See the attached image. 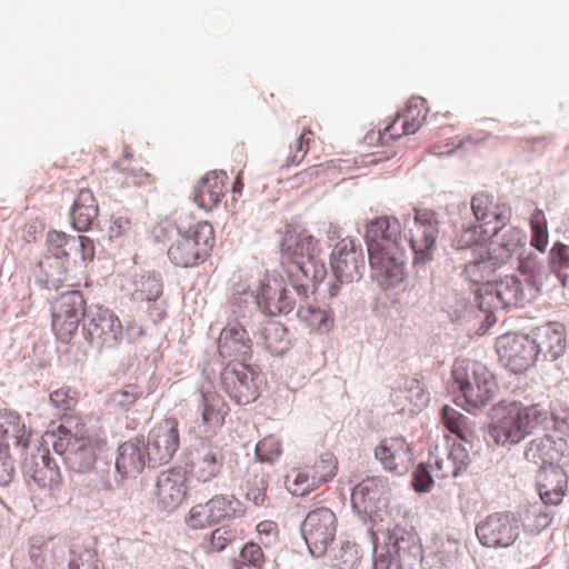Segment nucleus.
I'll list each match as a JSON object with an SVG mask.
<instances>
[{"mask_svg": "<svg viewBox=\"0 0 569 569\" xmlns=\"http://www.w3.org/2000/svg\"><path fill=\"white\" fill-rule=\"evenodd\" d=\"M319 240L308 231L288 230L281 241V259L293 283L320 282L327 269L320 259Z\"/></svg>", "mask_w": 569, "mask_h": 569, "instance_id": "f257e3e1", "label": "nucleus"}, {"mask_svg": "<svg viewBox=\"0 0 569 569\" xmlns=\"http://www.w3.org/2000/svg\"><path fill=\"white\" fill-rule=\"evenodd\" d=\"M451 390L455 403L470 412L493 400L498 383L495 375L485 365L460 360L452 368Z\"/></svg>", "mask_w": 569, "mask_h": 569, "instance_id": "f03ea898", "label": "nucleus"}, {"mask_svg": "<svg viewBox=\"0 0 569 569\" xmlns=\"http://www.w3.org/2000/svg\"><path fill=\"white\" fill-rule=\"evenodd\" d=\"M106 446L102 431L77 425L76 430L61 428L53 449L64 457L70 468L83 472L96 461L97 453Z\"/></svg>", "mask_w": 569, "mask_h": 569, "instance_id": "7ed1b4c3", "label": "nucleus"}, {"mask_svg": "<svg viewBox=\"0 0 569 569\" xmlns=\"http://www.w3.org/2000/svg\"><path fill=\"white\" fill-rule=\"evenodd\" d=\"M214 246V232L207 221H199L188 229L178 228V236L168 248L169 260L177 267H196L209 257Z\"/></svg>", "mask_w": 569, "mask_h": 569, "instance_id": "20e7f679", "label": "nucleus"}, {"mask_svg": "<svg viewBox=\"0 0 569 569\" xmlns=\"http://www.w3.org/2000/svg\"><path fill=\"white\" fill-rule=\"evenodd\" d=\"M497 266L498 260L495 257H488L470 262L465 268L467 278L479 287L477 301L480 311L485 315V322L477 330L478 335H485L497 321L495 315L498 302Z\"/></svg>", "mask_w": 569, "mask_h": 569, "instance_id": "39448f33", "label": "nucleus"}, {"mask_svg": "<svg viewBox=\"0 0 569 569\" xmlns=\"http://www.w3.org/2000/svg\"><path fill=\"white\" fill-rule=\"evenodd\" d=\"M422 560V546L413 529L395 527L387 550L375 557L373 569H413Z\"/></svg>", "mask_w": 569, "mask_h": 569, "instance_id": "423d86ee", "label": "nucleus"}, {"mask_svg": "<svg viewBox=\"0 0 569 569\" xmlns=\"http://www.w3.org/2000/svg\"><path fill=\"white\" fill-rule=\"evenodd\" d=\"M338 467L336 456L325 451L302 466L292 468L286 476V487L293 496L305 497L331 481Z\"/></svg>", "mask_w": 569, "mask_h": 569, "instance_id": "0eeeda50", "label": "nucleus"}, {"mask_svg": "<svg viewBox=\"0 0 569 569\" xmlns=\"http://www.w3.org/2000/svg\"><path fill=\"white\" fill-rule=\"evenodd\" d=\"M82 336L92 348L99 351L111 350L123 340V326L112 310L99 306L87 313Z\"/></svg>", "mask_w": 569, "mask_h": 569, "instance_id": "6e6552de", "label": "nucleus"}, {"mask_svg": "<svg viewBox=\"0 0 569 569\" xmlns=\"http://www.w3.org/2000/svg\"><path fill=\"white\" fill-rule=\"evenodd\" d=\"M548 419V411L539 405L523 406L510 402L500 406V433L505 441L518 443Z\"/></svg>", "mask_w": 569, "mask_h": 569, "instance_id": "1a4fd4ad", "label": "nucleus"}, {"mask_svg": "<svg viewBox=\"0 0 569 569\" xmlns=\"http://www.w3.org/2000/svg\"><path fill=\"white\" fill-rule=\"evenodd\" d=\"M87 302L78 291H67L51 303V328L56 338L62 343H70L76 337L80 321L87 316Z\"/></svg>", "mask_w": 569, "mask_h": 569, "instance_id": "9d476101", "label": "nucleus"}, {"mask_svg": "<svg viewBox=\"0 0 569 569\" xmlns=\"http://www.w3.org/2000/svg\"><path fill=\"white\" fill-rule=\"evenodd\" d=\"M428 114L427 100L421 97H412L406 108L387 124L383 130L371 131L366 134V141L369 144L387 143L389 140L398 139L405 134L416 133Z\"/></svg>", "mask_w": 569, "mask_h": 569, "instance_id": "9b49d317", "label": "nucleus"}, {"mask_svg": "<svg viewBox=\"0 0 569 569\" xmlns=\"http://www.w3.org/2000/svg\"><path fill=\"white\" fill-rule=\"evenodd\" d=\"M221 379L226 392L239 405L254 401L263 382L261 373L242 361L228 363Z\"/></svg>", "mask_w": 569, "mask_h": 569, "instance_id": "f8f14e48", "label": "nucleus"}, {"mask_svg": "<svg viewBox=\"0 0 569 569\" xmlns=\"http://www.w3.org/2000/svg\"><path fill=\"white\" fill-rule=\"evenodd\" d=\"M337 525V517L329 508L320 507L307 513L301 523V535L312 556L325 555L335 540Z\"/></svg>", "mask_w": 569, "mask_h": 569, "instance_id": "ddd939ff", "label": "nucleus"}, {"mask_svg": "<svg viewBox=\"0 0 569 569\" xmlns=\"http://www.w3.org/2000/svg\"><path fill=\"white\" fill-rule=\"evenodd\" d=\"M330 263L333 274L340 283L358 281L366 267L361 244L351 237L342 238L332 249Z\"/></svg>", "mask_w": 569, "mask_h": 569, "instance_id": "4468645a", "label": "nucleus"}, {"mask_svg": "<svg viewBox=\"0 0 569 569\" xmlns=\"http://www.w3.org/2000/svg\"><path fill=\"white\" fill-rule=\"evenodd\" d=\"M500 361L513 373L529 370L537 361L536 339L523 333H506L500 337Z\"/></svg>", "mask_w": 569, "mask_h": 569, "instance_id": "2eb2a0df", "label": "nucleus"}, {"mask_svg": "<svg viewBox=\"0 0 569 569\" xmlns=\"http://www.w3.org/2000/svg\"><path fill=\"white\" fill-rule=\"evenodd\" d=\"M438 233L437 213L430 209H415V227L409 231V243L415 253V264L426 263L432 259Z\"/></svg>", "mask_w": 569, "mask_h": 569, "instance_id": "dca6fc26", "label": "nucleus"}, {"mask_svg": "<svg viewBox=\"0 0 569 569\" xmlns=\"http://www.w3.org/2000/svg\"><path fill=\"white\" fill-rule=\"evenodd\" d=\"M188 475L182 468H170L157 477L153 499L159 509L174 511L188 496Z\"/></svg>", "mask_w": 569, "mask_h": 569, "instance_id": "f3484780", "label": "nucleus"}, {"mask_svg": "<svg viewBox=\"0 0 569 569\" xmlns=\"http://www.w3.org/2000/svg\"><path fill=\"white\" fill-rule=\"evenodd\" d=\"M180 445L178 421L174 418H164L148 433L146 449L153 466L168 463L177 452Z\"/></svg>", "mask_w": 569, "mask_h": 569, "instance_id": "a211bd4d", "label": "nucleus"}, {"mask_svg": "<svg viewBox=\"0 0 569 569\" xmlns=\"http://www.w3.org/2000/svg\"><path fill=\"white\" fill-rule=\"evenodd\" d=\"M371 277L383 290L392 289L406 279L405 261L399 250L368 253Z\"/></svg>", "mask_w": 569, "mask_h": 569, "instance_id": "6ab92c4d", "label": "nucleus"}, {"mask_svg": "<svg viewBox=\"0 0 569 569\" xmlns=\"http://www.w3.org/2000/svg\"><path fill=\"white\" fill-rule=\"evenodd\" d=\"M401 223L392 216H381L369 220L366 224L365 240L368 253L381 250H399Z\"/></svg>", "mask_w": 569, "mask_h": 569, "instance_id": "aec40b11", "label": "nucleus"}, {"mask_svg": "<svg viewBox=\"0 0 569 569\" xmlns=\"http://www.w3.org/2000/svg\"><path fill=\"white\" fill-rule=\"evenodd\" d=\"M257 300L261 310L269 316L289 313L296 305L283 279L272 274H266L261 280Z\"/></svg>", "mask_w": 569, "mask_h": 569, "instance_id": "412c9836", "label": "nucleus"}, {"mask_svg": "<svg viewBox=\"0 0 569 569\" xmlns=\"http://www.w3.org/2000/svg\"><path fill=\"white\" fill-rule=\"evenodd\" d=\"M292 288L300 297L298 307V318L311 332L327 333L335 325V317L329 308L309 301L308 283H293Z\"/></svg>", "mask_w": 569, "mask_h": 569, "instance_id": "4be33fe9", "label": "nucleus"}, {"mask_svg": "<svg viewBox=\"0 0 569 569\" xmlns=\"http://www.w3.org/2000/svg\"><path fill=\"white\" fill-rule=\"evenodd\" d=\"M72 238L56 230L50 231L47 236L49 254L44 257L40 266L51 282H63L66 280V261L69 256L66 248L72 242Z\"/></svg>", "mask_w": 569, "mask_h": 569, "instance_id": "5701e85b", "label": "nucleus"}, {"mask_svg": "<svg viewBox=\"0 0 569 569\" xmlns=\"http://www.w3.org/2000/svg\"><path fill=\"white\" fill-rule=\"evenodd\" d=\"M252 351V340L246 328L238 321L229 322L218 338V352L222 358L247 360Z\"/></svg>", "mask_w": 569, "mask_h": 569, "instance_id": "b1692460", "label": "nucleus"}, {"mask_svg": "<svg viewBox=\"0 0 569 569\" xmlns=\"http://www.w3.org/2000/svg\"><path fill=\"white\" fill-rule=\"evenodd\" d=\"M376 458L386 470L403 473L412 462L411 449L403 437H390L380 441L375 449Z\"/></svg>", "mask_w": 569, "mask_h": 569, "instance_id": "393cba45", "label": "nucleus"}, {"mask_svg": "<svg viewBox=\"0 0 569 569\" xmlns=\"http://www.w3.org/2000/svg\"><path fill=\"white\" fill-rule=\"evenodd\" d=\"M146 467L154 466L149 459L143 439H130L119 446L116 469L122 478L136 477Z\"/></svg>", "mask_w": 569, "mask_h": 569, "instance_id": "a878e982", "label": "nucleus"}, {"mask_svg": "<svg viewBox=\"0 0 569 569\" xmlns=\"http://www.w3.org/2000/svg\"><path fill=\"white\" fill-rule=\"evenodd\" d=\"M228 179L226 171L206 172L194 184V203L206 211L214 209L224 197Z\"/></svg>", "mask_w": 569, "mask_h": 569, "instance_id": "bb28decb", "label": "nucleus"}, {"mask_svg": "<svg viewBox=\"0 0 569 569\" xmlns=\"http://www.w3.org/2000/svg\"><path fill=\"white\" fill-rule=\"evenodd\" d=\"M537 488L545 503L557 506L566 496L568 476L560 466L541 467L537 473Z\"/></svg>", "mask_w": 569, "mask_h": 569, "instance_id": "cd10ccee", "label": "nucleus"}, {"mask_svg": "<svg viewBox=\"0 0 569 569\" xmlns=\"http://www.w3.org/2000/svg\"><path fill=\"white\" fill-rule=\"evenodd\" d=\"M224 456L217 445H201L197 458L191 465L192 476L201 482H208L219 476L223 467Z\"/></svg>", "mask_w": 569, "mask_h": 569, "instance_id": "c85d7f7f", "label": "nucleus"}, {"mask_svg": "<svg viewBox=\"0 0 569 569\" xmlns=\"http://www.w3.org/2000/svg\"><path fill=\"white\" fill-rule=\"evenodd\" d=\"M229 413V406L222 397L216 393H203L201 401L200 432L214 433L220 429Z\"/></svg>", "mask_w": 569, "mask_h": 569, "instance_id": "c756f323", "label": "nucleus"}, {"mask_svg": "<svg viewBox=\"0 0 569 569\" xmlns=\"http://www.w3.org/2000/svg\"><path fill=\"white\" fill-rule=\"evenodd\" d=\"M385 493L386 486L383 481L377 477H369L352 489L351 501L355 508L366 513H373Z\"/></svg>", "mask_w": 569, "mask_h": 569, "instance_id": "7c9ffc66", "label": "nucleus"}, {"mask_svg": "<svg viewBox=\"0 0 569 569\" xmlns=\"http://www.w3.org/2000/svg\"><path fill=\"white\" fill-rule=\"evenodd\" d=\"M98 204L90 189H81L71 209V223L78 231H87L98 217Z\"/></svg>", "mask_w": 569, "mask_h": 569, "instance_id": "2f4dec72", "label": "nucleus"}, {"mask_svg": "<svg viewBox=\"0 0 569 569\" xmlns=\"http://www.w3.org/2000/svg\"><path fill=\"white\" fill-rule=\"evenodd\" d=\"M536 343L538 355L541 352L552 360L559 358L567 347V335L562 326L548 323L538 330Z\"/></svg>", "mask_w": 569, "mask_h": 569, "instance_id": "473e14b6", "label": "nucleus"}, {"mask_svg": "<svg viewBox=\"0 0 569 569\" xmlns=\"http://www.w3.org/2000/svg\"><path fill=\"white\" fill-rule=\"evenodd\" d=\"M391 400L399 411L416 413L427 405L428 396L420 383L412 379L405 388L393 390Z\"/></svg>", "mask_w": 569, "mask_h": 569, "instance_id": "72a5a7b5", "label": "nucleus"}, {"mask_svg": "<svg viewBox=\"0 0 569 569\" xmlns=\"http://www.w3.org/2000/svg\"><path fill=\"white\" fill-rule=\"evenodd\" d=\"M31 478L38 487L48 490H54L62 483L60 469L48 455H42L39 460L33 461Z\"/></svg>", "mask_w": 569, "mask_h": 569, "instance_id": "f704fd0d", "label": "nucleus"}, {"mask_svg": "<svg viewBox=\"0 0 569 569\" xmlns=\"http://www.w3.org/2000/svg\"><path fill=\"white\" fill-rule=\"evenodd\" d=\"M527 287H529V282L527 281V284H525L516 276H506L503 280H500L501 308L510 309L522 307L527 301Z\"/></svg>", "mask_w": 569, "mask_h": 569, "instance_id": "c9c22d12", "label": "nucleus"}, {"mask_svg": "<svg viewBox=\"0 0 569 569\" xmlns=\"http://www.w3.org/2000/svg\"><path fill=\"white\" fill-rule=\"evenodd\" d=\"M441 422L443 426L460 440L471 442L475 438V432L468 422V419L453 409L452 407L445 406L441 410Z\"/></svg>", "mask_w": 569, "mask_h": 569, "instance_id": "e433bc0d", "label": "nucleus"}, {"mask_svg": "<svg viewBox=\"0 0 569 569\" xmlns=\"http://www.w3.org/2000/svg\"><path fill=\"white\" fill-rule=\"evenodd\" d=\"M526 251V236L518 228H509L502 234L500 243V261L510 258H520Z\"/></svg>", "mask_w": 569, "mask_h": 569, "instance_id": "4c0bfd02", "label": "nucleus"}, {"mask_svg": "<svg viewBox=\"0 0 569 569\" xmlns=\"http://www.w3.org/2000/svg\"><path fill=\"white\" fill-rule=\"evenodd\" d=\"M162 295V282L159 278L150 274H142L134 282L132 298L136 301H156Z\"/></svg>", "mask_w": 569, "mask_h": 569, "instance_id": "58836bf2", "label": "nucleus"}, {"mask_svg": "<svg viewBox=\"0 0 569 569\" xmlns=\"http://www.w3.org/2000/svg\"><path fill=\"white\" fill-rule=\"evenodd\" d=\"M49 402L56 410L57 415L66 416L78 406L79 393L77 390L68 386H62L50 392Z\"/></svg>", "mask_w": 569, "mask_h": 569, "instance_id": "ea45409f", "label": "nucleus"}, {"mask_svg": "<svg viewBox=\"0 0 569 569\" xmlns=\"http://www.w3.org/2000/svg\"><path fill=\"white\" fill-rule=\"evenodd\" d=\"M530 244L543 253L549 244L547 219L542 210L537 209L530 217Z\"/></svg>", "mask_w": 569, "mask_h": 569, "instance_id": "a19ab883", "label": "nucleus"}, {"mask_svg": "<svg viewBox=\"0 0 569 569\" xmlns=\"http://www.w3.org/2000/svg\"><path fill=\"white\" fill-rule=\"evenodd\" d=\"M339 169L333 160L325 163L311 166L303 171L297 173L296 178L301 183H312L316 181H327L336 179Z\"/></svg>", "mask_w": 569, "mask_h": 569, "instance_id": "79ce46f5", "label": "nucleus"}, {"mask_svg": "<svg viewBox=\"0 0 569 569\" xmlns=\"http://www.w3.org/2000/svg\"><path fill=\"white\" fill-rule=\"evenodd\" d=\"M264 346L272 355H281L288 348L287 330L279 322H269L262 331Z\"/></svg>", "mask_w": 569, "mask_h": 569, "instance_id": "37998d69", "label": "nucleus"}, {"mask_svg": "<svg viewBox=\"0 0 569 569\" xmlns=\"http://www.w3.org/2000/svg\"><path fill=\"white\" fill-rule=\"evenodd\" d=\"M282 455V443L279 438L269 435L259 440L254 448V457L261 463H273Z\"/></svg>", "mask_w": 569, "mask_h": 569, "instance_id": "c03bdc74", "label": "nucleus"}, {"mask_svg": "<svg viewBox=\"0 0 569 569\" xmlns=\"http://www.w3.org/2000/svg\"><path fill=\"white\" fill-rule=\"evenodd\" d=\"M315 141V133L311 129L309 128H305L302 130V132L300 133V136L298 137V139L295 141V143L292 146H290V150H289V153L287 156V159L283 163V167H293V166H299L309 148H310V144Z\"/></svg>", "mask_w": 569, "mask_h": 569, "instance_id": "a18cd8bd", "label": "nucleus"}, {"mask_svg": "<svg viewBox=\"0 0 569 569\" xmlns=\"http://www.w3.org/2000/svg\"><path fill=\"white\" fill-rule=\"evenodd\" d=\"M143 396L142 389L137 385H126L123 388L116 390L110 396L112 407L120 410H129L138 399Z\"/></svg>", "mask_w": 569, "mask_h": 569, "instance_id": "49530a36", "label": "nucleus"}, {"mask_svg": "<svg viewBox=\"0 0 569 569\" xmlns=\"http://www.w3.org/2000/svg\"><path fill=\"white\" fill-rule=\"evenodd\" d=\"M246 565H250L257 569H261L264 565V553L260 545L256 542H247L240 551V561L234 563V569H243Z\"/></svg>", "mask_w": 569, "mask_h": 569, "instance_id": "de8ad7c7", "label": "nucleus"}, {"mask_svg": "<svg viewBox=\"0 0 569 569\" xmlns=\"http://www.w3.org/2000/svg\"><path fill=\"white\" fill-rule=\"evenodd\" d=\"M268 482L262 476L248 475L246 480V498L252 501L256 506L264 502Z\"/></svg>", "mask_w": 569, "mask_h": 569, "instance_id": "09e8293b", "label": "nucleus"}, {"mask_svg": "<svg viewBox=\"0 0 569 569\" xmlns=\"http://www.w3.org/2000/svg\"><path fill=\"white\" fill-rule=\"evenodd\" d=\"M233 539V530L228 527H219L206 537V548L209 552L222 551Z\"/></svg>", "mask_w": 569, "mask_h": 569, "instance_id": "8fccbe9b", "label": "nucleus"}, {"mask_svg": "<svg viewBox=\"0 0 569 569\" xmlns=\"http://www.w3.org/2000/svg\"><path fill=\"white\" fill-rule=\"evenodd\" d=\"M477 536L480 542L487 547L498 546V518L489 516L477 526Z\"/></svg>", "mask_w": 569, "mask_h": 569, "instance_id": "3c124183", "label": "nucleus"}, {"mask_svg": "<svg viewBox=\"0 0 569 569\" xmlns=\"http://www.w3.org/2000/svg\"><path fill=\"white\" fill-rule=\"evenodd\" d=\"M186 521L187 525L192 529H203L214 523L207 502L192 507Z\"/></svg>", "mask_w": 569, "mask_h": 569, "instance_id": "603ef678", "label": "nucleus"}, {"mask_svg": "<svg viewBox=\"0 0 569 569\" xmlns=\"http://www.w3.org/2000/svg\"><path fill=\"white\" fill-rule=\"evenodd\" d=\"M207 503L214 523L231 516L234 511L232 500L224 496H214Z\"/></svg>", "mask_w": 569, "mask_h": 569, "instance_id": "864d4df0", "label": "nucleus"}, {"mask_svg": "<svg viewBox=\"0 0 569 569\" xmlns=\"http://www.w3.org/2000/svg\"><path fill=\"white\" fill-rule=\"evenodd\" d=\"M428 467L431 469L435 477L442 479L449 476L457 477L459 468L453 466L451 458L439 459V457L431 455L428 461Z\"/></svg>", "mask_w": 569, "mask_h": 569, "instance_id": "5fc2aeb1", "label": "nucleus"}, {"mask_svg": "<svg viewBox=\"0 0 569 569\" xmlns=\"http://www.w3.org/2000/svg\"><path fill=\"white\" fill-rule=\"evenodd\" d=\"M126 186H143L152 182L151 174L142 168L123 167Z\"/></svg>", "mask_w": 569, "mask_h": 569, "instance_id": "6e6d98bb", "label": "nucleus"}, {"mask_svg": "<svg viewBox=\"0 0 569 569\" xmlns=\"http://www.w3.org/2000/svg\"><path fill=\"white\" fill-rule=\"evenodd\" d=\"M435 475L429 467L420 465L413 473V487L417 491H428L433 482Z\"/></svg>", "mask_w": 569, "mask_h": 569, "instance_id": "4d7b16f0", "label": "nucleus"}, {"mask_svg": "<svg viewBox=\"0 0 569 569\" xmlns=\"http://www.w3.org/2000/svg\"><path fill=\"white\" fill-rule=\"evenodd\" d=\"M257 532L260 536V541L264 546H269L278 538V525L270 520L261 521L257 525Z\"/></svg>", "mask_w": 569, "mask_h": 569, "instance_id": "13d9d810", "label": "nucleus"}, {"mask_svg": "<svg viewBox=\"0 0 569 569\" xmlns=\"http://www.w3.org/2000/svg\"><path fill=\"white\" fill-rule=\"evenodd\" d=\"M491 200L486 193H477L471 201L472 211L478 220H485L489 217Z\"/></svg>", "mask_w": 569, "mask_h": 569, "instance_id": "bf43d9fd", "label": "nucleus"}, {"mask_svg": "<svg viewBox=\"0 0 569 569\" xmlns=\"http://www.w3.org/2000/svg\"><path fill=\"white\" fill-rule=\"evenodd\" d=\"M72 242H78L79 252L82 261H92L94 258V243L93 240L87 236H78L72 238Z\"/></svg>", "mask_w": 569, "mask_h": 569, "instance_id": "052dcab7", "label": "nucleus"}, {"mask_svg": "<svg viewBox=\"0 0 569 569\" xmlns=\"http://www.w3.org/2000/svg\"><path fill=\"white\" fill-rule=\"evenodd\" d=\"M551 260L553 264L563 268L569 264V246L557 242L551 250Z\"/></svg>", "mask_w": 569, "mask_h": 569, "instance_id": "680f3d73", "label": "nucleus"}, {"mask_svg": "<svg viewBox=\"0 0 569 569\" xmlns=\"http://www.w3.org/2000/svg\"><path fill=\"white\" fill-rule=\"evenodd\" d=\"M448 457L451 458L453 466L459 468V471L465 469L470 462L469 453L460 445L453 446Z\"/></svg>", "mask_w": 569, "mask_h": 569, "instance_id": "e2e57ef3", "label": "nucleus"}, {"mask_svg": "<svg viewBox=\"0 0 569 569\" xmlns=\"http://www.w3.org/2000/svg\"><path fill=\"white\" fill-rule=\"evenodd\" d=\"M478 237L475 228L463 230L460 237L456 240V247L458 249H466L477 243Z\"/></svg>", "mask_w": 569, "mask_h": 569, "instance_id": "0e129e2a", "label": "nucleus"}, {"mask_svg": "<svg viewBox=\"0 0 569 569\" xmlns=\"http://www.w3.org/2000/svg\"><path fill=\"white\" fill-rule=\"evenodd\" d=\"M129 221L127 219H116L111 222L109 227L110 238H118L122 233L129 230Z\"/></svg>", "mask_w": 569, "mask_h": 569, "instance_id": "69168bd1", "label": "nucleus"}, {"mask_svg": "<svg viewBox=\"0 0 569 569\" xmlns=\"http://www.w3.org/2000/svg\"><path fill=\"white\" fill-rule=\"evenodd\" d=\"M516 259L519 261L518 269L521 271V273L527 277H531L537 267L536 258L529 256L527 259H523L522 257Z\"/></svg>", "mask_w": 569, "mask_h": 569, "instance_id": "338daca9", "label": "nucleus"}, {"mask_svg": "<svg viewBox=\"0 0 569 569\" xmlns=\"http://www.w3.org/2000/svg\"><path fill=\"white\" fill-rule=\"evenodd\" d=\"M456 148L455 142H436L431 146V152L437 156L450 154Z\"/></svg>", "mask_w": 569, "mask_h": 569, "instance_id": "774afa93", "label": "nucleus"}]
</instances>
